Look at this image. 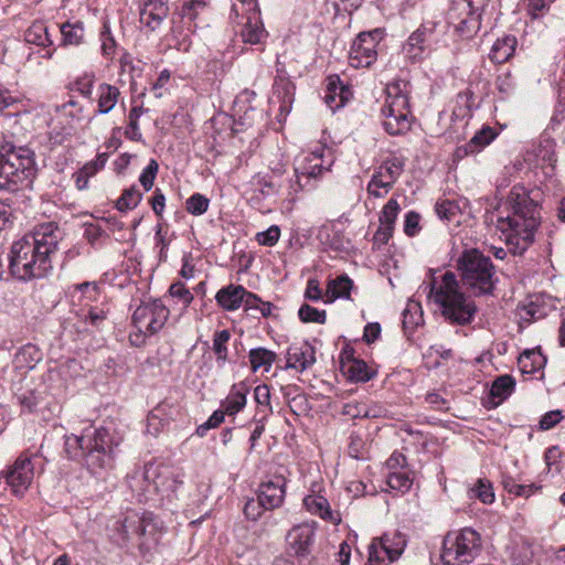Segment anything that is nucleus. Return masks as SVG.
Listing matches in <instances>:
<instances>
[{
  "mask_svg": "<svg viewBox=\"0 0 565 565\" xmlns=\"http://www.w3.org/2000/svg\"><path fill=\"white\" fill-rule=\"evenodd\" d=\"M437 23L426 21L419 25L403 45L405 57L412 63L420 62L426 56V51L433 41Z\"/></svg>",
  "mask_w": 565,
  "mask_h": 565,
  "instance_id": "obj_16",
  "label": "nucleus"
},
{
  "mask_svg": "<svg viewBox=\"0 0 565 565\" xmlns=\"http://www.w3.org/2000/svg\"><path fill=\"white\" fill-rule=\"evenodd\" d=\"M36 173L29 148L3 146L0 149V190L15 192L31 185Z\"/></svg>",
  "mask_w": 565,
  "mask_h": 565,
  "instance_id": "obj_6",
  "label": "nucleus"
},
{
  "mask_svg": "<svg viewBox=\"0 0 565 565\" xmlns=\"http://www.w3.org/2000/svg\"><path fill=\"white\" fill-rule=\"evenodd\" d=\"M516 39L512 35H505L498 39L490 51L489 57L495 64L507 62L514 53Z\"/></svg>",
  "mask_w": 565,
  "mask_h": 565,
  "instance_id": "obj_33",
  "label": "nucleus"
},
{
  "mask_svg": "<svg viewBox=\"0 0 565 565\" xmlns=\"http://www.w3.org/2000/svg\"><path fill=\"white\" fill-rule=\"evenodd\" d=\"M462 282L476 295H490L494 289V266L478 249H467L458 258Z\"/></svg>",
  "mask_w": 565,
  "mask_h": 565,
  "instance_id": "obj_7",
  "label": "nucleus"
},
{
  "mask_svg": "<svg viewBox=\"0 0 565 565\" xmlns=\"http://www.w3.org/2000/svg\"><path fill=\"white\" fill-rule=\"evenodd\" d=\"M299 319L302 322H315L323 324L327 320L326 310H318L307 303H303L298 310Z\"/></svg>",
  "mask_w": 565,
  "mask_h": 565,
  "instance_id": "obj_49",
  "label": "nucleus"
},
{
  "mask_svg": "<svg viewBox=\"0 0 565 565\" xmlns=\"http://www.w3.org/2000/svg\"><path fill=\"white\" fill-rule=\"evenodd\" d=\"M63 45H81L85 40V29L82 21L65 22L60 26Z\"/></svg>",
  "mask_w": 565,
  "mask_h": 565,
  "instance_id": "obj_36",
  "label": "nucleus"
},
{
  "mask_svg": "<svg viewBox=\"0 0 565 565\" xmlns=\"http://www.w3.org/2000/svg\"><path fill=\"white\" fill-rule=\"evenodd\" d=\"M405 546L406 541L398 532L373 539L369 546V565H388L402 555Z\"/></svg>",
  "mask_w": 565,
  "mask_h": 565,
  "instance_id": "obj_13",
  "label": "nucleus"
},
{
  "mask_svg": "<svg viewBox=\"0 0 565 565\" xmlns=\"http://www.w3.org/2000/svg\"><path fill=\"white\" fill-rule=\"evenodd\" d=\"M469 499H478L484 504H491L494 501V491L492 483L488 479H478L472 487L468 489Z\"/></svg>",
  "mask_w": 565,
  "mask_h": 565,
  "instance_id": "obj_42",
  "label": "nucleus"
},
{
  "mask_svg": "<svg viewBox=\"0 0 565 565\" xmlns=\"http://www.w3.org/2000/svg\"><path fill=\"white\" fill-rule=\"evenodd\" d=\"M381 40L380 30L371 32H361L352 43L350 50L351 66L369 67L376 60V46Z\"/></svg>",
  "mask_w": 565,
  "mask_h": 565,
  "instance_id": "obj_15",
  "label": "nucleus"
},
{
  "mask_svg": "<svg viewBox=\"0 0 565 565\" xmlns=\"http://www.w3.org/2000/svg\"><path fill=\"white\" fill-rule=\"evenodd\" d=\"M414 478L409 469H402L397 471H390L386 477V483L392 490L401 493L409 491Z\"/></svg>",
  "mask_w": 565,
  "mask_h": 565,
  "instance_id": "obj_41",
  "label": "nucleus"
},
{
  "mask_svg": "<svg viewBox=\"0 0 565 565\" xmlns=\"http://www.w3.org/2000/svg\"><path fill=\"white\" fill-rule=\"evenodd\" d=\"M344 367L349 377L355 382H367L374 376V372L363 360L351 359L344 364Z\"/></svg>",
  "mask_w": 565,
  "mask_h": 565,
  "instance_id": "obj_44",
  "label": "nucleus"
},
{
  "mask_svg": "<svg viewBox=\"0 0 565 565\" xmlns=\"http://www.w3.org/2000/svg\"><path fill=\"white\" fill-rule=\"evenodd\" d=\"M169 318L168 308L160 300H152L139 305L132 313L135 331L129 334L134 347H142L148 337L153 335L163 328Z\"/></svg>",
  "mask_w": 565,
  "mask_h": 565,
  "instance_id": "obj_9",
  "label": "nucleus"
},
{
  "mask_svg": "<svg viewBox=\"0 0 565 565\" xmlns=\"http://www.w3.org/2000/svg\"><path fill=\"white\" fill-rule=\"evenodd\" d=\"M169 294L171 297L177 298L183 307H188L194 299L192 292L181 281L172 284L169 288Z\"/></svg>",
  "mask_w": 565,
  "mask_h": 565,
  "instance_id": "obj_54",
  "label": "nucleus"
},
{
  "mask_svg": "<svg viewBox=\"0 0 565 565\" xmlns=\"http://www.w3.org/2000/svg\"><path fill=\"white\" fill-rule=\"evenodd\" d=\"M24 38L28 43L38 46H50L53 44L47 26L41 21L34 22L25 31Z\"/></svg>",
  "mask_w": 565,
  "mask_h": 565,
  "instance_id": "obj_40",
  "label": "nucleus"
},
{
  "mask_svg": "<svg viewBox=\"0 0 565 565\" xmlns=\"http://www.w3.org/2000/svg\"><path fill=\"white\" fill-rule=\"evenodd\" d=\"M328 89L333 93H338L339 102L338 106H344L349 100L351 92L340 81L339 76L333 75L328 78Z\"/></svg>",
  "mask_w": 565,
  "mask_h": 565,
  "instance_id": "obj_52",
  "label": "nucleus"
},
{
  "mask_svg": "<svg viewBox=\"0 0 565 565\" xmlns=\"http://www.w3.org/2000/svg\"><path fill=\"white\" fill-rule=\"evenodd\" d=\"M168 14V7L161 0H148L140 10V22L156 30Z\"/></svg>",
  "mask_w": 565,
  "mask_h": 565,
  "instance_id": "obj_27",
  "label": "nucleus"
},
{
  "mask_svg": "<svg viewBox=\"0 0 565 565\" xmlns=\"http://www.w3.org/2000/svg\"><path fill=\"white\" fill-rule=\"evenodd\" d=\"M171 78V73L168 70H163L157 81L152 84L151 92L153 93L156 98H161L168 92L167 85L169 84Z\"/></svg>",
  "mask_w": 565,
  "mask_h": 565,
  "instance_id": "obj_61",
  "label": "nucleus"
},
{
  "mask_svg": "<svg viewBox=\"0 0 565 565\" xmlns=\"http://www.w3.org/2000/svg\"><path fill=\"white\" fill-rule=\"evenodd\" d=\"M97 169H98L97 162L86 164L76 175L75 183H76L77 189H79V190L86 189V186L88 184L89 177H92L97 171Z\"/></svg>",
  "mask_w": 565,
  "mask_h": 565,
  "instance_id": "obj_63",
  "label": "nucleus"
},
{
  "mask_svg": "<svg viewBox=\"0 0 565 565\" xmlns=\"http://www.w3.org/2000/svg\"><path fill=\"white\" fill-rule=\"evenodd\" d=\"M352 287L353 282L347 275L330 279L324 292V302L331 303L338 298H349Z\"/></svg>",
  "mask_w": 565,
  "mask_h": 565,
  "instance_id": "obj_32",
  "label": "nucleus"
},
{
  "mask_svg": "<svg viewBox=\"0 0 565 565\" xmlns=\"http://www.w3.org/2000/svg\"><path fill=\"white\" fill-rule=\"evenodd\" d=\"M303 505L306 509L316 515H319L323 520H333L330 504L321 494H308L303 499Z\"/></svg>",
  "mask_w": 565,
  "mask_h": 565,
  "instance_id": "obj_37",
  "label": "nucleus"
},
{
  "mask_svg": "<svg viewBox=\"0 0 565 565\" xmlns=\"http://www.w3.org/2000/svg\"><path fill=\"white\" fill-rule=\"evenodd\" d=\"M399 211L401 207L397 200L394 198L390 199L380 213V224L394 230L395 221Z\"/></svg>",
  "mask_w": 565,
  "mask_h": 565,
  "instance_id": "obj_47",
  "label": "nucleus"
},
{
  "mask_svg": "<svg viewBox=\"0 0 565 565\" xmlns=\"http://www.w3.org/2000/svg\"><path fill=\"white\" fill-rule=\"evenodd\" d=\"M404 170V160L398 157L386 159L372 175L367 193L374 198L385 196Z\"/></svg>",
  "mask_w": 565,
  "mask_h": 565,
  "instance_id": "obj_14",
  "label": "nucleus"
},
{
  "mask_svg": "<svg viewBox=\"0 0 565 565\" xmlns=\"http://www.w3.org/2000/svg\"><path fill=\"white\" fill-rule=\"evenodd\" d=\"M158 162L151 159L147 167L142 170L139 177V182L143 186L145 191H149L152 188L156 175L158 173Z\"/></svg>",
  "mask_w": 565,
  "mask_h": 565,
  "instance_id": "obj_56",
  "label": "nucleus"
},
{
  "mask_svg": "<svg viewBox=\"0 0 565 565\" xmlns=\"http://www.w3.org/2000/svg\"><path fill=\"white\" fill-rule=\"evenodd\" d=\"M141 199L142 193L137 189V186L132 185L122 192L116 202V207L120 212L134 210L140 203Z\"/></svg>",
  "mask_w": 565,
  "mask_h": 565,
  "instance_id": "obj_45",
  "label": "nucleus"
},
{
  "mask_svg": "<svg viewBox=\"0 0 565 565\" xmlns=\"http://www.w3.org/2000/svg\"><path fill=\"white\" fill-rule=\"evenodd\" d=\"M250 367L254 372L259 369H264L265 372H268L276 361V353L265 349V348H256L252 349L248 353Z\"/></svg>",
  "mask_w": 565,
  "mask_h": 565,
  "instance_id": "obj_38",
  "label": "nucleus"
},
{
  "mask_svg": "<svg viewBox=\"0 0 565 565\" xmlns=\"http://www.w3.org/2000/svg\"><path fill=\"white\" fill-rule=\"evenodd\" d=\"M4 478L15 494L24 493L34 478L32 455L22 452L14 463L6 470Z\"/></svg>",
  "mask_w": 565,
  "mask_h": 565,
  "instance_id": "obj_17",
  "label": "nucleus"
},
{
  "mask_svg": "<svg viewBox=\"0 0 565 565\" xmlns=\"http://www.w3.org/2000/svg\"><path fill=\"white\" fill-rule=\"evenodd\" d=\"M554 1L555 0H527L526 13L533 21L542 19L550 12Z\"/></svg>",
  "mask_w": 565,
  "mask_h": 565,
  "instance_id": "obj_48",
  "label": "nucleus"
},
{
  "mask_svg": "<svg viewBox=\"0 0 565 565\" xmlns=\"http://www.w3.org/2000/svg\"><path fill=\"white\" fill-rule=\"evenodd\" d=\"M249 386L245 382H238L231 386L227 396L222 401L221 408L228 416L238 414L247 403Z\"/></svg>",
  "mask_w": 565,
  "mask_h": 565,
  "instance_id": "obj_25",
  "label": "nucleus"
},
{
  "mask_svg": "<svg viewBox=\"0 0 565 565\" xmlns=\"http://www.w3.org/2000/svg\"><path fill=\"white\" fill-rule=\"evenodd\" d=\"M480 550L481 537L479 533L466 527L445 537L440 557L444 565H462L471 562Z\"/></svg>",
  "mask_w": 565,
  "mask_h": 565,
  "instance_id": "obj_11",
  "label": "nucleus"
},
{
  "mask_svg": "<svg viewBox=\"0 0 565 565\" xmlns=\"http://www.w3.org/2000/svg\"><path fill=\"white\" fill-rule=\"evenodd\" d=\"M231 339V332L226 329L215 331L213 334V352L216 356V363L218 366H223L228 359L227 343Z\"/></svg>",
  "mask_w": 565,
  "mask_h": 565,
  "instance_id": "obj_43",
  "label": "nucleus"
},
{
  "mask_svg": "<svg viewBox=\"0 0 565 565\" xmlns=\"http://www.w3.org/2000/svg\"><path fill=\"white\" fill-rule=\"evenodd\" d=\"M316 363V350L308 342L292 344L287 351L286 369L303 372Z\"/></svg>",
  "mask_w": 565,
  "mask_h": 565,
  "instance_id": "obj_24",
  "label": "nucleus"
},
{
  "mask_svg": "<svg viewBox=\"0 0 565 565\" xmlns=\"http://www.w3.org/2000/svg\"><path fill=\"white\" fill-rule=\"evenodd\" d=\"M531 193L521 184L513 185L507 200L510 212L497 220V227L514 255H522L529 248L540 223L536 198Z\"/></svg>",
  "mask_w": 565,
  "mask_h": 565,
  "instance_id": "obj_1",
  "label": "nucleus"
},
{
  "mask_svg": "<svg viewBox=\"0 0 565 565\" xmlns=\"http://www.w3.org/2000/svg\"><path fill=\"white\" fill-rule=\"evenodd\" d=\"M420 215L414 211H409L406 213L404 218V233L413 237L417 235L420 231L419 226Z\"/></svg>",
  "mask_w": 565,
  "mask_h": 565,
  "instance_id": "obj_59",
  "label": "nucleus"
},
{
  "mask_svg": "<svg viewBox=\"0 0 565 565\" xmlns=\"http://www.w3.org/2000/svg\"><path fill=\"white\" fill-rule=\"evenodd\" d=\"M24 237L41 256L45 257V260H51V255L57 248L61 231L57 225L49 222L38 225L31 234L24 235Z\"/></svg>",
  "mask_w": 565,
  "mask_h": 565,
  "instance_id": "obj_19",
  "label": "nucleus"
},
{
  "mask_svg": "<svg viewBox=\"0 0 565 565\" xmlns=\"http://www.w3.org/2000/svg\"><path fill=\"white\" fill-rule=\"evenodd\" d=\"M514 387L515 380L511 375L504 374L493 381L490 395L493 399H497V403H501L513 393Z\"/></svg>",
  "mask_w": 565,
  "mask_h": 565,
  "instance_id": "obj_39",
  "label": "nucleus"
},
{
  "mask_svg": "<svg viewBox=\"0 0 565 565\" xmlns=\"http://www.w3.org/2000/svg\"><path fill=\"white\" fill-rule=\"evenodd\" d=\"M42 359V353L33 344L23 345L14 355V365L20 370H32Z\"/></svg>",
  "mask_w": 565,
  "mask_h": 565,
  "instance_id": "obj_35",
  "label": "nucleus"
},
{
  "mask_svg": "<svg viewBox=\"0 0 565 565\" xmlns=\"http://www.w3.org/2000/svg\"><path fill=\"white\" fill-rule=\"evenodd\" d=\"M286 494V479L282 476H274L273 478L262 482L258 487L257 495L265 503L267 510L279 508Z\"/></svg>",
  "mask_w": 565,
  "mask_h": 565,
  "instance_id": "obj_23",
  "label": "nucleus"
},
{
  "mask_svg": "<svg viewBox=\"0 0 565 565\" xmlns=\"http://www.w3.org/2000/svg\"><path fill=\"white\" fill-rule=\"evenodd\" d=\"M436 213L441 220L450 221L458 213V205L455 202L445 200L436 203Z\"/></svg>",
  "mask_w": 565,
  "mask_h": 565,
  "instance_id": "obj_58",
  "label": "nucleus"
},
{
  "mask_svg": "<svg viewBox=\"0 0 565 565\" xmlns=\"http://www.w3.org/2000/svg\"><path fill=\"white\" fill-rule=\"evenodd\" d=\"M502 486L509 492L518 497H530L535 489V484H519L512 477L504 476L502 478Z\"/></svg>",
  "mask_w": 565,
  "mask_h": 565,
  "instance_id": "obj_50",
  "label": "nucleus"
},
{
  "mask_svg": "<svg viewBox=\"0 0 565 565\" xmlns=\"http://www.w3.org/2000/svg\"><path fill=\"white\" fill-rule=\"evenodd\" d=\"M117 445L118 441L106 427H90L82 436L71 435L65 438V451L68 457L83 458L93 473L110 467L113 449Z\"/></svg>",
  "mask_w": 565,
  "mask_h": 565,
  "instance_id": "obj_2",
  "label": "nucleus"
},
{
  "mask_svg": "<svg viewBox=\"0 0 565 565\" xmlns=\"http://www.w3.org/2000/svg\"><path fill=\"white\" fill-rule=\"evenodd\" d=\"M428 297L439 307L441 316L452 324H469L477 312L475 301L460 290L452 271H446L439 280L434 278Z\"/></svg>",
  "mask_w": 565,
  "mask_h": 565,
  "instance_id": "obj_3",
  "label": "nucleus"
},
{
  "mask_svg": "<svg viewBox=\"0 0 565 565\" xmlns=\"http://www.w3.org/2000/svg\"><path fill=\"white\" fill-rule=\"evenodd\" d=\"M473 94L471 90H465L457 95L456 105L452 110V120L459 121L462 127L468 124L471 118Z\"/></svg>",
  "mask_w": 565,
  "mask_h": 565,
  "instance_id": "obj_34",
  "label": "nucleus"
},
{
  "mask_svg": "<svg viewBox=\"0 0 565 565\" xmlns=\"http://www.w3.org/2000/svg\"><path fill=\"white\" fill-rule=\"evenodd\" d=\"M330 157L331 153L328 149L323 146H317L315 150L297 161L296 171L302 173L306 180L310 182L311 179H316L329 170L332 162Z\"/></svg>",
  "mask_w": 565,
  "mask_h": 565,
  "instance_id": "obj_21",
  "label": "nucleus"
},
{
  "mask_svg": "<svg viewBox=\"0 0 565 565\" xmlns=\"http://www.w3.org/2000/svg\"><path fill=\"white\" fill-rule=\"evenodd\" d=\"M151 413L153 414L154 419H158L159 417L161 422L168 425L173 418L174 408L168 403H160L151 411Z\"/></svg>",
  "mask_w": 565,
  "mask_h": 565,
  "instance_id": "obj_64",
  "label": "nucleus"
},
{
  "mask_svg": "<svg viewBox=\"0 0 565 565\" xmlns=\"http://www.w3.org/2000/svg\"><path fill=\"white\" fill-rule=\"evenodd\" d=\"M95 84L94 73H85L75 81V89L84 97L92 98Z\"/></svg>",
  "mask_w": 565,
  "mask_h": 565,
  "instance_id": "obj_55",
  "label": "nucleus"
},
{
  "mask_svg": "<svg viewBox=\"0 0 565 565\" xmlns=\"http://www.w3.org/2000/svg\"><path fill=\"white\" fill-rule=\"evenodd\" d=\"M255 238L259 245L271 247L280 238V228L277 225H271L266 231L257 233Z\"/></svg>",
  "mask_w": 565,
  "mask_h": 565,
  "instance_id": "obj_53",
  "label": "nucleus"
},
{
  "mask_svg": "<svg viewBox=\"0 0 565 565\" xmlns=\"http://www.w3.org/2000/svg\"><path fill=\"white\" fill-rule=\"evenodd\" d=\"M127 481L140 500H148L152 493L172 500L183 484V475L164 463L149 462L128 476Z\"/></svg>",
  "mask_w": 565,
  "mask_h": 565,
  "instance_id": "obj_4",
  "label": "nucleus"
},
{
  "mask_svg": "<svg viewBox=\"0 0 565 565\" xmlns=\"http://www.w3.org/2000/svg\"><path fill=\"white\" fill-rule=\"evenodd\" d=\"M127 481L140 500H148L152 493L172 500L183 484V475L164 463L149 462L128 476Z\"/></svg>",
  "mask_w": 565,
  "mask_h": 565,
  "instance_id": "obj_5",
  "label": "nucleus"
},
{
  "mask_svg": "<svg viewBox=\"0 0 565 565\" xmlns=\"http://www.w3.org/2000/svg\"><path fill=\"white\" fill-rule=\"evenodd\" d=\"M563 418V412L559 409L547 412L540 420V429L548 430L556 426Z\"/></svg>",
  "mask_w": 565,
  "mask_h": 565,
  "instance_id": "obj_62",
  "label": "nucleus"
},
{
  "mask_svg": "<svg viewBox=\"0 0 565 565\" xmlns=\"http://www.w3.org/2000/svg\"><path fill=\"white\" fill-rule=\"evenodd\" d=\"M122 540L146 536L156 531L157 524L152 513L147 512L139 515L136 512L128 513L122 521L118 522Z\"/></svg>",
  "mask_w": 565,
  "mask_h": 565,
  "instance_id": "obj_22",
  "label": "nucleus"
},
{
  "mask_svg": "<svg viewBox=\"0 0 565 565\" xmlns=\"http://www.w3.org/2000/svg\"><path fill=\"white\" fill-rule=\"evenodd\" d=\"M209 205L210 200L200 193H194L185 202L186 211L192 215H202L207 211Z\"/></svg>",
  "mask_w": 565,
  "mask_h": 565,
  "instance_id": "obj_51",
  "label": "nucleus"
},
{
  "mask_svg": "<svg viewBox=\"0 0 565 565\" xmlns=\"http://www.w3.org/2000/svg\"><path fill=\"white\" fill-rule=\"evenodd\" d=\"M243 12L246 13V21L243 23L241 36L245 43L258 44L266 36L260 18V11L256 0H241Z\"/></svg>",
  "mask_w": 565,
  "mask_h": 565,
  "instance_id": "obj_20",
  "label": "nucleus"
},
{
  "mask_svg": "<svg viewBox=\"0 0 565 565\" xmlns=\"http://www.w3.org/2000/svg\"><path fill=\"white\" fill-rule=\"evenodd\" d=\"M279 182L281 183V196L289 202H295L298 194L309 186V181L306 180V177L302 175V173H298L296 169L291 177L286 179H281L279 177Z\"/></svg>",
  "mask_w": 565,
  "mask_h": 565,
  "instance_id": "obj_31",
  "label": "nucleus"
},
{
  "mask_svg": "<svg viewBox=\"0 0 565 565\" xmlns=\"http://www.w3.org/2000/svg\"><path fill=\"white\" fill-rule=\"evenodd\" d=\"M121 96L118 87L108 83H102L97 86L94 100L97 103L96 115L109 114L117 105Z\"/></svg>",
  "mask_w": 565,
  "mask_h": 565,
  "instance_id": "obj_26",
  "label": "nucleus"
},
{
  "mask_svg": "<svg viewBox=\"0 0 565 565\" xmlns=\"http://www.w3.org/2000/svg\"><path fill=\"white\" fill-rule=\"evenodd\" d=\"M244 296L245 288L243 286L228 285L216 292L215 300L224 310L235 311L243 305Z\"/></svg>",
  "mask_w": 565,
  "mask_h": 565,
  "instance_id": "obj_28",
  "label": "nucleus"
},
{
  "mask_svg": "<svg viewBox=\"0 0 565 565\" xmlns=\"http://www.w3.org/2000/svg\"><path fill=\"white\" fill-rule=\"evenodd\" d=\"M484 4L486 0L452 1L449 19L460 36L469 39L477 33L481 24V11Z\"/></svg>",
  "mask_w": 565,
  "mask_h": 565,
  "instance_id": "obj_12",
  "label": "nucleus"
},
{
  "mask_svg": "<svg viewBox=\"0 0 565 565\" xmlns=\"http://www.w3.org/2000/svg\"><path fill=\"white\" fill-rule=\"evenodd\" d=\"M382 114L383 126L387 134L399 136L411 129L412 120L405 82L396 81L386 86V99L382 107Z\"/></svg>",
  "mask_w": 565,
  "mask_h": 565,
  "instance_id": "obj_8",
  "label": "nucleus"
},
{
  "mask_svg": "<svg viewBox=\"0 0 565 565\" xmlns=\"http://www.w3.org/2000/svg\"><path fill=\"white\" fill-rule=\"evenodd\" d=\"M316 541L315 523L305 522L295 525L286 535L288 552L297 558H306L310 555Z\"/></svg>",
  "mask_w": 565,
  "mask_h": 565,
  "instance_id": "obj_18",
  "label": "nucleus"
},
{
  "mask_svg": "<svg viewBox=\"0 0 565 565\" xmlns=\"http://www.w3.org/2000/svg\"><path fill=\"white\" fill-rule=\"evenodd\" d=\"M250 184L255 192H259L264 196L281 195V183L276 171L271 175H254Z\"/></svg>",
  "mask_w": 565,
  "mask_h": 565,
  "instance_id": "obj_30",
  "label": "nucleus"
},
{
  "mask_svg": "<svg viewBox=\"0 0 565 565\" xmlns=\"http://www.w3.org/2000/svg\"><path fill=\"white\" fill-rule=\"evenodd\" d=\"M9 267L14 277L26 280L44 276L51 268V260H45L23 236L12 244Z\"/></svg>",
  "mask_w": 565,
  "mask_h": 565,
  "instance_id": "obj_10",
  "label": "nucleus"
},
{
  "mask_svg": "<svg viewBox=\"0 0 565 565\" xmlns=\"http://www.w3.org/2000/svg\"><path fill=\"white\" fill-rule=\"evenodd\" d=\"M99 287L96 282L85 281L74 286L73 297H77L79 301L95 302L99 298Z\"/></svg>",
  "mask_w": 565,
  "mask_h": 565,
  "instance_id": "obj_46",
  "label": "nucleus"
},
{
  "mask_svg": "<svg viewBox=\"0 0 565 565\" xmlns=\"http://www.w3.org/2000/svg\"><path fill=\"white\" fill-rule=\"evenodd\" d=\"M365 402L352 401L345 403L342 407V414L355 419V418H365Z\"/></svg>",
  "mask_w": 565,
  "mask_h": 565,
  "instance_id": "obj_60",
  "label": "nucleus"
},
{
  "mask_svg": "<svg viewBox=\"0 0 565 565\" xmlns=\"http://www.w3.org/2000/svg\"><path fill=\"white\" fill-rule=\"evenodd\" d=\"M265 510H267L265 508V503H262V499L258 497L256 499L247 500L244 505V514L252 521L258 520Z\"/></svg>",
  "mask_w": 565,
  "mask_h": 565,
  "instance_id": "obj_57",
  "label": "nucleus"
},
{
  "mask_svg": "<svg viewBox=\"0 0 565 565\" xmlns=\"http://www.w3.org/2000/svg\"><path fill=\"white\" fill-rule=\"evenodd\" d=\"M495 136L497 134L491 127H483L473 135L469 142L457 148L456 156L462 158L468 154L477 153L488 146Z\"/></svg>",
  "mask_w": 565,
  "mask_h": 565,
  "instance_id": "obj_29",
  "label": "nucleus"
}]
</instances>
